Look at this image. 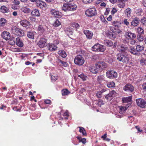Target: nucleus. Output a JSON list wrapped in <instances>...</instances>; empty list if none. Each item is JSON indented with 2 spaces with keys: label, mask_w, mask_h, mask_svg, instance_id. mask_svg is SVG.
I'll use <instances>...</instances> for the list:
<instances>
[{
  "label": "nucleus",
  "mask_w": 146,
  "mask_h": 146,
  "mask_svg": "<svg viewBox=\"0 0 146 146\" xmlns=\"http://www.w3.org/2000/svg\"><path fill=\"white\" fill-rule=\"evenodd\" d=\"M7 21L6 20L3 18H1L0 19V25L1 26H3L6 23Z\"/></svg>",
  "instance_id": "40"
},
{
  "label": "nucleus",
  "mask_w": 146,
  "mask_h": 146,
  "mask_svg": "<svg viewBox=\"0 0 146 146\" xmlns=\"http://www.w3.org/2000/svg\"><path fill=\"white\" fill-rule=\"evenodd\" d=\"M48 50L51 51H54L57 49L56 45L53 44H49L48 46Z\"/></svg>",
  "instance_id": "21"
},
{
  "label": "nucleus",
  "mask_w": 146,
  "mask_h": 146,
  "mask_svg": "<svg viewBox=\"0 0 146 146\" xmlns=\"http://www.w3.org/2000/svg\"><path fill=\"white\" fill-rule=\"evenodd\" d=\"M82 1L84 3L87 4L92 3L93 0H82Z\"/></svg>",
  "instance_id": "52"
},
{
  "label": "nucleus",
  "mask_w": 146,
  "mask_h": 146,
  "mask_svg": "<svg viewBox=\"0 0 146 146\" xmlns=\"http://www.w3.org/2000/svg\"><path fill=\"white\" fill-rule=\"evenodd\" d=\"M69 9V4L64 3L62 7L63 10L64 11H68Z\"/></svg>",
  "instance_id": "30"
},
{
  "label": "nucleus",
  "mask_w": 146,
  "mask_h": 146,
  "mask_svg": "<svg viewBox=\"0 0 146 146\" xmlns=\"http://www.w3.org/2000/svg\"><path fill=\"white\" fill-rule=\"evenodd\" d=\"M132 99L131 96L126 97H123L122 98V101L123 103H127L131 101Z\"/></svg>",
  "instance_id": "28"
},
{
  "label": "nucleus",
  "mask_w": 146,
  "mask_h": 146,
  "mask_svg": "<svg viewBox=\"0 0 146 146\" xmlns=\"http://www.w3.org/2000/svg\"><path fill=\"white\" fill-rule=\"evenodd\" d=\"M11 32L14 34L21 37L24 36L25 34L23 30L17 28L15 26L11 27Z\"/></svg>",
  "instance_id": "3"
},
{
  "label": "nucleus",
  "mask_w": 146,
  "mask_h": 146,
  "mask_svg": "<svg viewBox=\"0 0 146 146\" xmlns=\"http://www.w3.org/2000/svg\"><path fill=\"white\" fill-rule=\"evenodd\" d=\"M117 6L118 7L121 8H123L125 6V3L122 2L119 4Z\"/></svg>",
  "instance_id": "49"
},
{
  "label": "nucleus",
  "mask_w": 146,
  "mask_h": 146,
  "mask_svg": "<svg viewBox=\"0 0 146 146\" xmlns=\"http://www.w3.org/2000/svg\"><path fill=\"white\" fill-rule=\"evenodd\" d=\"M30 20L32 22H36V18L32 17H29Z\"/></svg>",
  "instance_id": "57"
},
{
  "label": "nucleus",
  "mask_w": 146,
  "mask_h": 146,
  "mask_svg": "<svg viewBox=\"0 0 146 146\" xmlns=\"http://www.w3.org/2000/svg\"><path fill=\"white\" fill-rule=\"evenodd\" d=\"M62 94L63 96L66 95L70 93V92L67 89H65L62 90Z\"/></svg>",
  "instance_id": "45"
},
{
  "label": "nucleus",
  "mask_w": 146,
  "mask_h": 146,
  "mask_svg": "<svg viewBox=\"0 0 146 146\" xmlns=\"http://www.w3.org/2000/svg\"><path fill=\"white\" fill-rule=\"evenodd\" d=\"M102 94V92H98L97 93L96 95L98 98H100L101 97Z\"/></svg>",
  "instance_id": "58"
},
{
  "label": "nucleus",
  "mask_w": 146,
  "mask_h": 146,
  "mask_svg": "<svg viewBox=\"0 0 146 146\" xmlns=\"http://www.w3.org/2000/svg\"><path fill=\"white\" fill-rule=\"evenodd\" d=\"M116 92L114 90H112L105 96V98L107 100H110L112 99L113 97L116 96Z\"/></svg>",
  "instance_id": "10"
},
{
  "label": "nucleus",
  "mask_w": 146,
  "mask_h": 146,
  "mask_svg": "<svg viewBox=\"0 0 146 146\" xmlns=\"http://www.w3.org/2000/svg\"><path fill=\"white\" fill-rule=\"evenodd\" d=\"M85 13L86 16L90 17L95 16L97 14L96 9L94 7L88 9L85 11Z\"/></svg>",
  "instance_id": "6"
},
{
  "label": "nucleus",
  "mask_w": 146,
  "mask_h": 146,
  "mask_svg": "<svg viewBox=\"0 0 146 146\" xmlns=\"http://www.w3.org/2000/svg\"><path fill=\"white\" fill-rule=\"evenodd\" d=\"M74 62L76 64L81 66L84 63V60L81 55H78L75 57L74 59Z\"/></svg>",
  "instance_id": "5"
},
{
  "label": "nucleus",
  "mask_w": 146,
  "mask_h": 146,
  "mask_svg": "<svg viewBox=\"0 0 146 146\" xmlns=\"http://www.w3.org/2000/svg\"><path fill=\"white\" fill-rule=\"evenodd\" d=\"M123 1H124V0H110V1L113 3H115L117 2H122Z\"/></svg>",
  "instance_id": "53"
},
{
  "label": "nucleus",
  "mask_w": 146,
  "mask_h": 146,
  "mask_svg": "<svg viewBox=\"0 0 146 146\" xmlns=\"http://www.w3.org/2000/svg\"><path fill=\"white\" fill-rule=\"evenodd\" d=\"M63 115L66 119H67L69 116L68 113L66 111L64 113Z\"/></svg>",
  "instance_id": "59"
},
{
  "label": "nucleus",
  "mask_w": 146,
  "mask_h": 146,
  "mask_svg": "<svg viewBox=\"0 0 146 146\" xmlns=\"http://www.w3.org/2000/svg\"><path fill=\"white\" fill-rule=\"evenodd\" d=\"M1 11L3 13H8L9 11V9L6 7L3 6L1 7Z\"/></svg>",
  "instance_id": "31"
},
{
  "label": "nucleus",
  "mask_w": 146,
  "mask_h": 146,
  "mask_svg": "<svg viewBox=\"0 0 146 146\" xmlns=\"http://www.w3.org/2000/svg\"><path fill=\"white\" fill-rule=\"evenodd\" d=\"M46 28V27L45 26L40 25L38 28L37 31L38 33L43 34L45 32Z\"/></svg>",
  "instance_id": "18"
},
{
  "label": "nucleus",
  "mask_w": 146,
  "mask_h": 146,
  "mask_svg": "<svg viewBox=\"0 0 146 146\" xmlns=\"http://www.w3.org/2000/svg\"><path fill=\"white\" fill-rule=\"evenodd\" d=\"M116 32L115 33L116 34H121L122 33V31L119 29H117Z\"/></svg>",
  "instance_id": "63"
},
{
  "label": "nucleus",
  "mask_w": 146,
  "mask_h": 146,
  "mask_svg": "<svg viewBox=\"0 0 146 146\" xmlns=\"http://www.w3.org/2000/svg\"><path fill=\"white\" fill-rule=\"evenodd\" d=\"M137 32L139 35L144 34V30L141 27H139L137 29Z\"/></svg>",
  "instance_id": "46"
},
{
  "label": "nucleus",
  "mask_w": 146,
  "mask_h": 146,
  "mask_svg": "<svg viewBox=\"0 0 146 146\" xmlns=\"http://www.w3.org/2000/svg\"><path fill=\"white\" fill-rule=\"evenodd\" d=\"M117 59L119 61L126 64L128 63L129 60V58L128 55L120 53L117 55Z\"/></svg>",
  "instance_id": "2"
},
{
  "label": "nucleus",
  "mask_w": 146,
  "mask_h": 146,
  "mask_svg": "<svg viewBox=\"0 0 146 146\" xmlns=\"http://www.w3.org/2000/svg\"><path fill=\"white\" fill-rule=\"evenodd\" d=\"M130 44L132 45H134L136 43V40L133 39H131L130 40Z\"/></svg>",
  "instance_id": "54"
},
{
  "label": "nucleus",
  "mask_w": 146,
  "mask_h": 146,
  "mask_svg": "<svg viewBox=\"0 0 146 146\" xmlns=\"http://www.w3.org/2000/svg\"><path fill=\"white\" fill-rule=\"evenodd\" d=\"M78 77L80 78L83 81L86 80L87 78V77L83 73L80 74L78 75Z\"/></svg>",
  "instance_id": "43"
},
{
  "label": "nucleus",
  "mask_w": 146,
  "mask_h": 146,
  "mask_svg": "<svg viewBox=\"0 0 146 146\" xmlns=\"http://www.w3.org/2000/svg\"><path fill=\"white\" fill-rule=\"evenodd\" d=\"M121 24L120 21H114L112 23V25L116 27H119Z\"/></svg>",
  "instance_id": "29"
},
{
  "label": "nucleus",
  "mask_w": 146,
  "mask_h": 146,
  "mask_svg": "<svg viewBox=\"0 0 146 146\" xmlns=\"http://www.w3.org/2000/svg\"><path fill=\"white\" fill-rule=\"evenodd\" d=\"M71 26L72 27L77 30L80 27V25L77 23H73L71 24Z\"/></svg>",
  "instance_id": "38"
},
{
  "label": "nucleus",
  "mask_w": 146,
  "mask_h": 146,
  "mask_svg": "<svg viewBox=\"0 0 146 146\" xmlns=\"http://www.w3.org/2000/svg\"><path fill=\"white\" fill-rule=\"evenodd\" d=\"M78 127L80 128V129L79 130V131L80 133H82V132L83 131H84V129L83 127Z\"/></svg>",
  "instance_id": "64"
},
{
  "label": "nucleus",
  "mask_w": 146,
  "mask_h": 146,
  "mask_svg": "<svg viewBox=\"0 0 146 146\" xmlns=\"http://www.w3.org/2000/svg\"><path fill=\"white\" fill-rule=\"evenodd\" d=\"M106 48L105 46L99 44H95L92 48V50L94 51L103 52L105 51Z\"/></svg>",
  "instance_id": "4"
},
{
  "label": "nucleus",
  "mask_w": 146,
  "mask_h": 146,
  "mask_svg": "<svg viewBox=\"0 0 146 146\" xmlns=\"http://www.w3.org/2000/svg\"><path fill=\"white\" fill-rule=\"evenodd\" d=\"M129 51L131 54H138L136 49H135L133 47L131 46L130 47Z\"/></svg>",
  "instance_id": "35"
},
{
  "label": "nucleus",
  "mask_w": 146,
  "mask_h": 146,
  "mask_svg": "<svg viewBox=\"0 0 146 146\" xmlns=\"http://www.w3.org/2000/svg\"><path fill=\"white\" fill-rule=\"evenodd\" d=\"M46 40L44 38H40V40L38 43V45L40 48H43L45 46Z\"/></svg>",
  "instance_id": "14"
},
{
  "label": "nucleus",
  "mask_w": 146,
  "mask_h": 146,
  "mask_svg": "<svg viewBox=\"0 0 146 146\" xmlns=\"http://www.w3.org/2000/svg\"><path fill=\"white\" fill-rule=\"evenodd\" d=\"M84 33L86 35L87 38L91 39L93 35V33L88 30H85L84 31Z\"/></svg>",
  "instance_id": "19"
},
{
  "label": "nucleus",
  "mask_w": 146,
  "mask_h": 146,
  "mask_svg": "<svg viewBox=\"0 0 146 146\" xmlns=\"http://www.w3.org/2000/svg\"><path fill=\"white\" fill-rule=\"evenodd\" d=\"M32 15L37 17H39L40 15V13L39 11L36 9H33L31 12Z\"/></svg>",
  "instance_id": "27"
},
{
  "label": "nucleus",
  "mask_w": 146,
  "mask_h": 146,
  "mask_svg": "<svg viewBox=\"0 0 146 146\" xmlns=\"http://www.w3.org/2000/svg\"><path fill=\"white\" fill-rule=\"evenodd\" d=\"M107 86L109 88L114 87L115 85V83L113 81L108 82L107 84Z\"/></svg>",
  "instance_id": "41"
},
{
  "label": "nucleus",
  "mask_w": 146,
  "mask_h": 146,
  "mask_svg": "<svg viewBox=\"0 0 146 146\" xmlns=\"http://www.w3.org/2000/svg\"><path fill=\"white\" fill-rule=\"evenodd\" d=\"M50 13L52 15L56 18H60L62 16L61 13L55 10H51L50 11Z\"/></svg>",
  "instance_id": "12"
},
{
  "label": "nucleus",
  "mask_w": 146,
  "mask_h": 146,
  "mask_svg": "<svg viewBox=\"0 0 146 146\" xmlns=\"http://www.w3.org/2000/svg\"><path fill=\"white\" fill-rule=\"evenodd\" d=\"M96 66L99 69H105L107 66V64L105 62H99L96 64Z\"/></svg>",
  "instance_id": "9"
},
{
  "label": "nucleus",
  "mask_w": 146,
  "mask_h": 146,
  "mask_svg": "<svg viewBox=\"0 0 146 146\" xmlns=\"http://www.w3.org/2000/svg\"><path fill=\"white\" fill-rule=\"evenodd\" d=\"M144 47L142 46H141L139 45H137L136 46V49L137 52L141 51L144 50Z\"/></svg>",
  "instance_id": "39"
},
{
  "label": "nucleus",
  "mask_w": 146,
  "mask_h": 146,
  "mask_svg": "<svg viewBox=\"0 0 146 146\" xmlns=\"http://www.w3.org/2000/svg\"><path fill=\"white\" fill-rule=\"evenodd\" d=\"M136 101L137 105L139 107L142 108H146V101L143 99H137Z\"/></svg>",
  "instance_id": "8"
},
{
  "label": "nucleus",
  "mask_w": 146,
  "mask_h": 146,
  "mask_svg": "<svg viewBox=\"0 0 146 146\" xmlns=\"http://www.w3.org/2000/svg\"><path fill=\"white\" fill-rule=\"evenodd\" d=\"M124 24L127 26L129 25V22L127 21V20L126 19H124Z\"/></svg>",
  "instance_id": "62"
},
{
  "label": "nucleus",
  "mask_w": 146,
  "mask_h": 146,
  "mask_svg": "<svg viewBox=\"0 0 146 146\" xmlns=\"http://www.w3.org/2000/svg\"><path fill=\"white\" fill-rule=\"evenodd\" d=\"M104 43L105 45L109 46H111L113 45V43L111 41L108 40H105Z\"/></svg>",
  "instance_id": "37"
},
{
  "label": "nucleus",
  "mask_w": 146,
  "mask_h": 146,
  "mask_svg": "<svg viewBox=\"0 0 146 146\" xmlns=\"http://www.w3.org/2000/svg\"><path fill=\"white\" fill-rule=\"evenodd\" d=\"M77 6L74 3L69 4V10L70 11H73L76 10L77 8Z\"/></svg>",
  "instance_id": "36"
},
{
  "label": "nucleus",
  "mask_w": 146,
  "mask_h": 146,
  "mask_svg": "<svg viewBox=\"0 0 146 146\" xmlns=\"http://www.w3.org/2000/svg\"><path fill=\"white\" fill-rule=\"evenodd\" d=\"M61 24V23L58 19H56L53 22L52 24L54 27H58Z\"/></svg>",
  "instance_id": "42"
},
{
  "label": "nucleus",
  "mask_w": 146,
  "mask_h": 146,
  "mask_svg": "<svg viewBox=\"0 0 146 146\" xmlns=\"http://www.w3.org/2000/svg\"><path fill=\"white\" fill-rule=\"evenodd\" d=\"M58 77L57 76H54L52 75L51 76V80L54 81H55L58 79Z\"/></svg>",
  "instance_id": "55"
},
{
  "label": "nucleus",
  "mask_w": 146,
  "mask_h": 146,
  "mask_svg": "<svg viewBox=\"0 0 146 146\" xmlns=\"http://www.w3.org/2000/svg\"><path fill=\"white\" fill-rule=\"evenodd\" d=\"M20 24L23 27H27L31 25L30 23L26 20H23L20 22Z\"/></svg>",
  "instance_id": "17"
},
{
  "label": "nucleus",
  "mask_w": 146,
  "mask_h": 146,
  "mask_svg": "<svg viewBox=\"0 0 146 146\" xmlns=\"http://www.w3.org/2000/svg\"><path fill=\"white\" fill-rule=\"evenodd\" d=\"M2 37L6 40L10 39L11 37L10 34L8 32L4 31L1 34Z\"/></svg>",
  "instance_id": "13"
},
{
  "label": "nucleus",
  "mask_w": 146,
  "mask_h": 146,
  "mask_svg": "<svg viewBox=\"0 0 146 146\" xmlns=\"http://www.w3.org/2000/svg\"><path fill=\"white\" fill-rule=\"evenodd\" d=\"M117 47L118 50L122 53L125 52L127 50V47L123 44L118 45Z\"/></svg>",
  "instance_id": "11"
},
{
  "label": "nucleus",
  "mask_w": 146,
  "mask_h": 146,
  "mask_svg": "<svg viewBox=\"0 0 146 146\" xmlns=\"http://www.w3.org/2000/svg\"><path fill=\"white\" fill-rule=\"evenodd\" d=\"M103 80V76L102 75L98 76L97 77V80L99 82H101Z\"/></svg>",
  "instance_id": "50"
},
{
  "label": "nucleus",
  "mask_w": 146,
  "mask_h": 146,
  "mask_svg": "<svg viewBox=\"0 0 146 146\" xmlns=\"http://www.w3.org/2000/svg\"><path fill=\"white\" fill-rule=\"evenodd\" d=\"M21 11L24 13H28L31 12L30 9L26 7H23L21 9Z\"/></svg>",
  "instance_id": "34"
},
{
  "label": "nucleus",
  "mask_w": 146,
  "mask_h": 146,
  "mask_svg": "<svg viewBox=\"0 0 146 146\" xmlns=\"http://www.w3.org/2000/svg\"><path fill=\"white\" fill-rule=\"evenodd\" d=\"M36 33L34 31H29L27 33V36L30 39H34V36L36 35Z\"/></svg>",
  "instance_id": "22"
},
{
  "label": "nucleus",
  "mask_w": 146,
  "mask_h": 146,
  "mask_svg": "<svg viewBox=\"0 0 146 146\" xmlns=\"http://www.w3.org/2000/svg\"><path fill=\"white\" fill-rule=\"evenodd\" d=\"M72 29L67 28V29L66 30H65V31H67V33L68 32L70 34L72 35L73 33L72 31Z\"/></svg>",
  "instance_id": "56"
},
{
  "label": "nucleus",
  "mask_w": 146,
  "mask_h": 146,
  "mask_svg": "<svg viewBox=\"0 0 146 146\" xmlns=\"http://www.w3.org/2000/svg\"><path fill=\"white\" fill-rule=\"evenodd\" d=\"M106 76L107 77L110 79H113L116 78L117 74V73L115 71L110 70L107 71L106 72Z\"/></svg>",
  "instance_id": "7"
},
{
  "label": "nucleus",
  "mask_w": 146,
  "mask_h": 146,
  "mask_svg": "<svg viewBox=\"0 0 146 146\" xmlns=\"http://www.w3.org/2000/svg\"><path fill=\"white\" fill-rule=\"evenodd\" d=\"M137 40L141 42L144 39L143 38V36L140 35H138L137 36Z\"/></svg>",
  "instance_id": "48"
},
{
  "label": "nucleus",
  "mask_w": 146,
  "mask_h": 146,
  "mask_svg": "<svg viewBox=\"0 0 146 146\" xmlns=\"http://www.w3.org/2000/svg\"><path fill=\"white\" fill-rule=\"evenodd\" d=\"M140 21L139 19L137 17H135L132 21L131 23V25L133 27L137 26L138 24L139 21Z\"/></svg>",
  "instance_id": "20"
},
{
  "label": "nucleus",
  "mask_w": 146,
  "mask_h": 146,
  "mask_svg": "<svg viewBox=\"0 0 146 146\" xmlns=\"http://www.w3.org/2000/svg\"><path fill=\"white\" fill-rule=\"evenodd\" d=\"M145 60L144 59H141L140 60V62L141 64L142 65H143L145 63Z\"/></svg>",
  "instance_id": "61"
},
{
  "label": "nucleus",
  "mask_w": 146,
  "mask_h": 146,
  "mask_svg": "<svg viewBox=\"0 0 146 146\" xmlns=\"http://www.w3.org/2000/svg\"><path fill=\"white\" fill-rule=\"evenodd\" d=\"M130 106V104H127V105L125 107L121 106H119L118 108L119 109V112L120 113L123 114Z\"/></svg>",
  "instance_id": "16"
},
{
  "label": "nucleus",
  "mask_w": 146,
  "mask_h": 146,
  "mask_svg": "<svg viewBox=\"0 0 146 146\" xmlns=\"http://www.w3.org/2000/svg\"><path fill=\"white\" fill-rule=\"evenodd\" d=\"M77 137L79 140V142H82L84 144L86 143V139L85 138H82L81 137Z\"/></svg>",
  "instance_id": "44"
},
{
  "label": "nucleus",
  "mask_w": 146,
  "mask_h": 146,
  "mask_svg": "<svg viewBox=\"0 0 146 146\" xmlns=\"http://www.w3.org/2000/svg\"><path fill=\"white\" fill-rule=\"evenodd\" d=\"M59 63H60L62 65L65 67H66L68 66V64L66 62H64L62 60H59Z\"/></svg>",
  "instance_id": "47"
},
{
  "label": "nucleus",
  "mask_w": 146,
  "mask_h": 146,
  "mask_svg": "<svg viewBox=\"0 0 146 146\" xmlns=\"http://www.w3.org/2000/svg\"><path fill=\"white\" fill-rule=\"evenodd\" d=\"M16 44L19 47H22L24 45L23 42L22 40L19 37L16 38Z\"/></svg>",
  "instance_id": "25"
},
{
  "label": "nucleus",
  "mask_w": 146,
  "mask_h": 146,
  "mask_svg": "<svg viewBox=\"0 0 146 146\" xmlns=\"http://www.w3.org/2000/svg\"><path fill=\"white\" fill-rule=\"evenodd\" d=\"M108 36L111 39H114L116 37V35L114 32L113 33L110 32L108 34Z\"/></svg>",
  "instance_id": "33"
},
{
  "label": "nucleus",
  "mask_w": 146,
  "mask_h": 146,
  "mask_svg": "<svg viewBox=\"0 0 146 146\" xmlns=\"http://www.w3.org/2000/svg\"><path fill=\"white\" fill-rule=\"evenodd\" d=\"M123 90L125 91H128L130 92H132L134 90V87L131 84H126L123 88Z\"/></svg>",
  "instance_id": "15"
},
{
  "label": "nucleus",
  "mask_w": 146,
  "mask_h": 146,
  "mask_svg": "<svg viewBox=\"0 0 146 146\" xmlns=\"http://www.w3.org/2000/svg\"><path fill=\"white\" fill-rule=\"evenodd\" d=\"M89 70L90 71L94 74H96L98 72L99 69L97 67H94L93 66H91L89 67Z\"/></svg>",
  "instance_id": "24"
},
{
  "label": "nucleus",
  "mask_w": 146,
  "mask_h": 146,
  "mask_svg": "<svg viewBox=\"0 0 146 146\" xmlns=\"http://www.w3.org/2000/svg\"><path fill=\"white\" fill-rule=\"evenodd\" d=\"M141 23L143 25L146 23V18L143 17L141 20Z\"/></svg>",
  "instance_id": "51"
},
{
  "label": "nucleus",
  "mask_w": 146,
  "mask_h": 146,
  "mask_svg": "<svg viewBox=\"0 0 146 146\" xmlns=\"http://www.w3.org/2000/svg\"><path fill=\"white\" fill-rule=\"evenodd\" d=\"M125 38L123 40V42L125 43H129L131 39L136 38V35L129 31H125L124 34Z\"/></svg>",
  "instance_id": "1"
},
{
  "label": "nucleus",
  "mask_w": 146,
  "mask_h": 146,
  "mask_svg": "<svg viewBox=\"0 0 146 146\" xmlns=\"http://www.w3.org/2000/svg\"><path fill=\"white\" fill-rule=\"evenodd\" d=\"M131 9L129 8H127L125 11V13L128 18L130 17L131 15Z\"/></svg>",
  "instance_id": "32"
},
{
  "label": "nucleus",
  "mask_w": 146,
  "mask_h": 146,
  "mask_svg": "<svg viewBox=\"0 0 146 146\" xmlns=\"http://www.w3.org/2000/svg\"><path fill=\"white\" fill-rule=\"evenodd\" d=\"M58 54L62 58H65L67 56L66 52L63 50H60L58 52Z\"/></svg>",
  "instance_id": "26"
},
{
  "label": "nucleus",
  "mask_w": 146,
  "mask_h": 146,
  "mask_svg": "<svg viewBox=\"0 0 146 146\" xmlns=\"http://www.w3.org/2000/svg\"><path fill=\"white\" fill-rule=\"evenodd\" d=\"M117 11V9L115 8H113L111 11V13L112 14H114Z\"/></svg>",
  "instance_id": "60"
},
{
  "label": "nucleus",
  "mask_w": 146,
  "mask_h": 146,
  "mask_svg": "<svg viewBox=\"0 0 146 146\" xmlns=\"http://www.w3.org/2000/svg\"><path fill=\"white\" fill-rule=\"evenodd\" d=\"M36 5L37 6L41 8H43L45 7L46 4L44 2L42 1H38L36 2Z\"/></svg>",
  "instance_id": "23"
}]
</instances>
